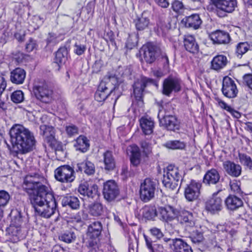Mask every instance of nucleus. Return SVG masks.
<instances>
[{
	"label": "nucleus",
	"instance_id": "nucleus-1",
	"mask_svg": "<svg viewBox=\"0 0 252 252\" xmlns=\"http://www.w3.org/2000/svg\"><path fill=\"white\" fill-rule=\"evenodd\" d=\"M42 180L43 177L38 173L28 174L24 179L23 188L37 215L48 219L55 213L57 202L51 189L41 182Z\"/></svg>",
	"mask_w": 252,
	"mask_h": 252
},
{
	"label": "nucleus",
	"instance_id": "nucleus-2",
	"mask_svg": "<svg viewBox=\"0 0 252 252\" xmlns=\"http://www.w3.org/2000/svg\"><path fill=\"white\" fill-rule=\"evenodd\" d=\"M9 134L13 149L17 153L26 154L35 149L36 140L33 133L23 125L14 124Z\"/></svg>",
	"mask_w": 252,
	"mask_h": 252
},
{
	"label": "nucleus",
	"instance_id": "nucleus-3",
	"mask_svg": "<svg viewBox=\"0 0 252 252\" xmlns=\"http://www.w3.org/2000/svg\"><path fill=\"white\" fill-rule=\"evenodd\" d=\"M102 230V225L99 221L91 223L88 227L87 247L88 252H101L99 236Z\"/></svg>",
	"mask_w": 252,
	"mask_h": 252
},
{
	"label": "nucleus",
	"instance_id": "nucleus-4",
	"mask_svg": "<svg viewBox=\"0 0 252 252\" xmlns=\"http://www.w3.org/2000/svg\"><path fill=\"white\" fill-rule=\"evenodd\" d=\"M157 186L155 179L147 178L141 183L140 187V198L143 201L147 202L155 197Z\"/></svg>",
	"mask_w": 252,
	"mask_h": 252
},
{
	"label": "nucleus",
	"instance_id": "nucleus-5",
	"mask_svg": "<svg viewBox=\"0 0 252 252\" xmlns=\"http://www.w3.org/2000/svg\"><path fill=\"white\" fill-rule=\"evenodd\" d=\"M182 81L176 75H170L162 83V93L169 96L172 93H177L181 90Z\"/></svg>",
	"mask_w": 252,
	"mask_h": 252
},
{
	"label": "nucleus",
	"instance_id": "nucleus-6",
	"mask_svg": "<svg viewBox=\"0 0 252 252\" xmlns=\"http://www.w3.org/2000/svg\"><path fill=\"white\" fill-rule=\"evenodd\" d=\"M113 79L114 78H107L101 81L94 94V98L97 101H104L115 89L116 86L112 85Z\"/></svg>",
	"mask_w": 252,
	"mask_h": 252
},
{
	"label": "nucleus",
	"instance_id": "nucleus-7",
	"mask_svg": "<svg viewBox=\"0 0 252 252\" xmlns=\"http://www.w3.org/2000/svg\"><path fill=\"white\" fill-rule=\"evenodd\" d=\"M156 85V81L150 78L141 76L140 79L135 81L133 85V94L136 100L142 102L143 92L146 87Z\"/></svg>",
	"mask_w": 252,
	"mask_h": 252
},
{
	"label": "nucleus",
	"instance_id": "nucleus-8",
	"mask_svg": "<svg viewBox=\"0 0 252 252\" xmlns=\"http://www.w3.org/2000/svg\"><path fill=\"white\" fill-rule=\"evenodd\" d=\"M54 174L55 179L63 183H71L75 178L74 169L67 165L59 166L55 170Z\"/></svg>",
	"mask_w": 252,
	"mask_h": 252
},
{
	"label": "nucleus",
	"instance_id": "nucleus-9",
	"mask_svg": "<svg viewBox=\"0 0 252 252\" xmlns=\"http://www.w3.org/2000/svg\"><path fill=\"white\" fill-rule=\"evenodd\" d=\"M222 189H219L214 192L212 197L206 202L205 208L212 214H215L221 210L223 206L222 199L218 196V193Z\"/></svg>",
	"mask_w": 252,
	"mask_h": 252
},
{
	"label": "nucleus",
	"instance_id": "nucleus-10",
	"mask_svg": "<svg viewBox=\"0 0 252 252\" xmlns=\"http://www.w3.org/2000/svg\"><path fill=\"white\" fill-rule=\"evenodd\" d=\"M120 194V189L116 182L108 180L103 184V194L108 201L115 200Z\"/></svg>",
	"mask_w": 252,
	"mask_h": 252
},
{
	"label": "nucleus",
	"instance_id": "nucleus-11",
	"mask_svg": "<svg viewBox=\"0 0 252 252\" xmlns=\"http://www.w3.org/2000/svg\"><path fill=\"white\" fill-rule=\"evenodd\" d=\"M33 92L36 98L43 103H48L52 100L53 91L46 84L34 86Z\"/></svg>",
	"mask_w": 252,
	"mask_h": 252
},
{
	"label": "nucleus",
	"instance_id": "nucleus-12",
	"mask_svg": "<svg viewBox=\"0 0 252 252\" xmlns=\"http://www.w3.org/2000/svg\"><path fill=\"white\" fill-rule=\"evenodd\" d=\"M221 91L225 97L229 98L235 97L238 92L235 81L228 76L223 78Z\"/></svg>",
	"mask_w": 252,
	"mask_h": 252
},
{
	"label": "nucleus",
	"instance_id": "nucleus-13",
	"mask_svg": "<svg viewBox=\"0 0 252 252\" xmlns=\"http://www.w3.org/2000/svg\"><path fill=\"white\" fill-rule=\"evenodd\" d=\"M141 52H143L145 62L148 63H152L158 56L159 49L156 45L149 43L142 47Z\"/></svg>",
	"mask_w": 252,
	"mask_h": 252
},
{
	"label": "nucleus",
	"instance_id": "nucleus-14",
	"mask_svg": "<svg viewBox=\"0 0 252 252\" xmlns=\"http://www.w3.org/2000/svg\"><path fill=\"white\" fill-rule=\"evenodd\" d=\"M201 183L195 180H191L185 189V196L189 201L196 199L200 195Z\"/></svg>",
	"mask_w": 252,
	"mask_h": 252
},
{
	"label": "nucleus",
	"instance_id": "nucleus-15",
	"mask_svg": "<svg viewBox=\"0 0 252 252\" xmlns=\"http://www.w3.org/2000/svg\"><path fill=\"white\" fill-rule=\"evenodd\" d=\"M9 240L12 243H17L25 238L26 230L25 227H19L10 225L7 228Z\"/></svg>",
	"mask_w": 252,
	"mask_h": 252
},
{
	"label": "nucleus",
	"instance_id": "nucleus-16",
	"mask_svg": "<svg viewBox=\"0 0 252 252\" xmlns=\"http://www.w3.org/2000/svg\"><path fill=\"white\" fill-rule=\"evenodd\" d=\"M40 134L43 136L44 140L50 146H54L56 143L55 129L53 126L46 124L41 125Z\"/></svg>",
	"mask_w": 252,
	"mask_h": 252
},
{
	"label": "nucleus",
	"instance_id": "nucleus-17",
	"mask_svg": "<svg viewBox=\"0 0 252 252\" xmlns=\"http://www.w3.org/2000/svg\"><path fill=\"white\" fill-rule=\"evenodd\" d=\"M218 8L226 13H231L237 6V0H211Z\"/></svg>",
	"mask_w": 252,
	"mask_h": 252
},
{
	"label": "nucleus",
	"instance_id": "nucleus-18",
	"mask_svg": "<svg viewBox=\"0 0 252 252\" xmlns=\"http://www.w3.org/2000/svg\"><path fill=\"white\" fill-rule=\"evenodd\" d=\"M222 167L224 171L232 177H238L242 174L241 166L231 160L224 161L222 163Z\"/></svg>",
	"mask_w": 252,
	"mask_h": 252
},
{
	"label": "nucleus",
	"instance_id": "nucleus-19",
	"mask_svg": "<svg viewBox=\"0 0 252 252\" xmlns=\"http://www.w3.org/2000/svg\"><path fill=\"white\" fill-rule=\"evenodd\" d=\"M78 191L83 196L93 199L98 195V188L94 184L89 185L87 183L85 182L79 186Z\"/></svg>",
	"mask_w": 252,
	"mask_h": 252
},
{
	"label": "nucleus",
	"instance_id": "nucleus-20",
	"mask_svg": "<svg viewBox=\"0 0 252 252\" xmlns=\"http://www.w3.org/2000/svg\"><path fill=\"white\" fill-rule=\"evenodd\" d=\"M158 211L160 219L167 222L174 220L178 214V210L171 206L160 207Z\"/></svg>",
	"mask_w": 252,
	"mask_h": 252
},
{
	"label": "nucleus",
	"instance_id": "nucleus-21",
	"mask_svg": "<svg viewBox=\"0 0 252 252\" xmlns=\"http://www.w3.org/2000/svg\"><path fill=\"white\" fill-rule=\"evenodd\" d=\"M160 123L169 130L175 131L180 128L179 121L176 116L172 114H164Z\"/></svg>",
	"mask_w": 252,
	"mask_h": 252
},
{
	"label": "nucleus",
	"instance_id": "nucleus-22",
	"mask_svg": "<svg viewBox=\"0 0 252 252\" xmlns=\"http://www.w3.org/2000/svg\"><path fill=\"white\" fill-rule=\"evenodd\" d=\"M211 39L213 43L217 44H227L230 42V37L227 32L217 30L210 35Z\"/></svg>",
	"mask_w": 252,
	"mask_h": 252
},
{
	"label": "nucleus",
	"instance_id": "nucleus-23",
	"mask_svg": "<svg viewBox=\"0 0 252 252\" xmlns=\"http://www.w3.org/2000/svg\"><path fill=\"white\" fill-rule=\"evenodd\" d=\"M140 126L143 133L150 136L153 132L155 123L154 120L149 117H142L140 120Z\"/></svg>",
	"mask_w": 252,
	"mask_h": 252
},
{
	"label": "nucleus",
	"instance_id": "nucleus-24",
	"mask_svg": "<svg viewBox=\"0 0 252 252\" xmlns=\"http://www.w3.org/2000/svg\"><path fill=\"white\" fill-rule=\"evenodd\" d=\"M182 179L175 178L170 179L166 176L163 175L162 184L163 186L169 190L175 191L177 192L180 187Z\"/></svg>",
	"mask_w": 252,
	"mask_h": 252
},
{
	"label": "nucleus",
	"instance_id": "nucleus-25",
	"mask_svg": "<svg viewBox=\"0 0 252 252\" xmlns=\"http://www.w3.org/2000/svg\"><path fill=\"white\" fill-rule=\"evenodd\" d=\"M75 169L76 172H84L88 175H93L95 172L94 164L87 160L77 163Z\"/></svg>",
	"mask_w": 252,
	"mask_h": 252
},
{
	"label": "nucleus",
	"instance_id": "nucleus-26",
	"mask_svg": "<svg viewBox=\"0 0 252 252\" xmlns=\"http://www.w3.org/2000/svg\"><path fill=\"white\" fill-rule=\"evenodd\" d=\"M220 177L218 171L215 168H212L206 172L203 177V182L208 185H216L220 181Z\"/></svg>",
	"mask_w": 252,
	"mask_h": 252
},
{
	"label": "nucleus",
	"instance_id": "nucleus-27",
	"mask_svg": "<svg viewBox=\"0 0 252 252\" xmlns=\"http://www.w3.org/2000/svg\"><path fill=\"white\" fill-rule=\"evenodd\" d=\"M25 70L20 67H17L10 72V80L12 83L16 85L22 84L26 78Z\"/></svg>",
	"mask_w": 252,
	"mask_h": 252
},
{
	"label": "nucleus",
	"instance_id": "nucleus-28",
	"mask_svg": "<svg viewBox=\"0 0 252 252\" xmlns=\"http://www.w3.org/2000/svg\"><path fill=\"white\" fill-rule=\"evenodd\" d=\"M184 45L187 51L195 54L199 51V46L195 38L192 35H188L185 36L184 38Z\"/></svg>",
	"mask_w": 252,
	"mask_h": 252
},
{
	"label": "nucleus",
	"instance_id": "nucleus-29",
	"mask_svg": "<svg viewBox=\"0 0 252 252\" xmlns=\"http://www.w3.org/2000/svg\"><path fill=\"white\" fill-rule=\"evenodd\" d=\"M104 169L107 171L113 170L116 167V161L113 153L110 151H106L103 154Z\"/></svg>",
	"mask_w": 252,
	"mask_h": 252
},
{
	"label": "nucleus",
	"instance_id": "nucleus-30",
	"mask_svg": "<svg viewBox=\"0 0 252 252\" xmlns=\"http://www.w3.org/2000/svg\"><path fill=\"white\" fill-rule=\"evenodd\" d=\"M182 22L185 24L186 27L197 29L200 26L202 21L199 15L194 14L185 17L182 20Z\"/></svg>",
	"mask_w": 252,
	"mask_h": 252
},
{
	"label": "nucleus",
	"instance_id": "nucleus-31",
	"mask_svg": "<svg viewBox=\"0 0 252 252\" xmlns=\"http://www.w3.org/2000/svg\"><path fill=\"white\" fill-rule=\"evenodd\" d=\"M227 208L234 211L242 206L243 204L242 199L233 195H229L224 201Z\"/></svg>",
	"mask_w": 252,
	"mask_h": 252
},
{
	"label": "nucleus",
	"instance_id": "nucleus-32",
	"mask_svg": "<svg viewBox=\"0 0 252 252\" xmlns=\"http://www.w3.org/2000/svg\"><path fill=\"white\" fill-rule=\"evenodd\" d=\"M172 242L175 252H192L191 247L182 239H173Z\"/></svg>",
	"mask_w": 252,
	"mask_h": 252
},
{
	"label": "nucleus",
	"instance_id": "nucleus-33",
	"mask_svg": "<svg viewBox=\"0 0 252 252\" xmlns=\"http://www.w3.org/2000/svg\"><path fill=\"white\" fill-rule=\"evenodd\" d=\"M134 24L137 31H143L148 28L150 25V19L147 16L146 13L144 12L134 20Z\"/></svg>",
	"mask_w": 252,
	"mask_h": 252
},
{
	"label": "nucleus",
	"instance_id": "nucleus-34",
	"mask_svg": "<svg viewBox=\"0 0 252 252\" xmlns=\"http://www.w3.org/2000/svg\"><path fill=\"white\" fill-rule=\"evenodd\" d=\"M63 207H68L72 210H77L80 207V201L74 196H66L62 200Z\"/></svg>",
	"mask_w": 252,
	"mask_h": 252
},
{
	"label": "nucleus",
	"instance_id": "nucleus-35",
	"mask_svg": "<svg viewBox=\"0 0 252 252\" xmlns=\"http://www.w3.org/2000/svg\"><path fill=\"white\" fill-rule=\"evenodd\" d=\"M252 50V43L249 42H241L235 47V55L239 59L249 51Z\"/></svg>",
	"mask_w": 252,
	"mask_h": 252
},
{
	"label": "nucleus",
	"instance_id": "nucleus-36",
	"mask_svg": "<svg viewBox=\"0 0 252 252\" xmlns=\"http://www.w3.org/2000/svg\"><path fill=\"white\" fill-rule=\"evenodd\" d=\"M77 236L73 229H69L63 231L59 236L60 241L67 244L74 243L76 239Z\"/></svg>",
	"mask_w": 252,
	"mask_h": 252
},
{
	"label": "nucleus",
	"instance_id": "nucleus-37",
	"mask_svg": "<svg viewBox=\"0 0 252 252\" xmlns=\"http://www.w3.org/2000/svg\"><path fill=\"white\" fill-rule=\"evenodd\" d=\"M128 151L131 154L130 157L131 164L134 166H137L141 161V153L138 147L136 145L130 146Z\"/></svg>",
	"mask_w": 252,
	"mask_h": 252
},
{
	"label": "nucleus",
	"instance_id": "nucleus-38",
	"mask_svg": "<svg viewBox=\"0 0 252 252\" xmlns=\"http://www.w3.org/2000/svg\"><path fill=\"white\" fill-rule=\"evenodd\" d=\"M74 146L77 151L82 153L87 151L90 147L89 141L87 138L83 135H80L75 140Z\"/></svg>",
	"mask_w": 252,
	"mask_h": 252
},
{
	"label": "nucleus",
	"instance_id": "nucleus-39",
	"mask_svg": "<svg viewBox=\"0 0 252 252\" xmlns=\"http://www.w3.org/2000/svg\"><path fill=\"white\" fill-rule=\"evenodd\" d=\"M227 63V59L226 56L220 55L215 56L211 61L212 68L215 70H219L223 68Z\"/></svg>",
	"mask_w": 252,
	"mask_h": 252
},
{
	"label": "nucleus",
	"instance_id": "nucleus-40",
	"mask_svg": "<svg viewBox=\"0 0 252 252\" xmlns=\"http://www.w3.org/2000/svg\"><path fill=\"white\" fill-rule=\"evenodd\" d=\"M180 222L187 227H193L194 224V219L191 213L189 211H183L179 218Z\"/></svg>",
	"mask_w": 252,
	"mask_h": 252
},
{
	"label": "nucleus",
	"instance_id": "nucleus-41",
	"mask_svg": "<svg viewBox=\"0 0 252 252\" xmlns=\"http://www.w3.org/2000/svg\"><path fill=\"white\" fill-rule=\"evenodd\" d=\"M163 175L167 176L169 179L171 178H179L182 179L181 172L179 170V168L173 165H168L164 170Z\"/></svg>",
	"mask_w": 252,
	"mask_h": 252
},
{
	"label": "nucleus",
	"instance_id": "nucleus-42",
	"mask_svg": "<svg viewBox=\"0 0 252 252\" xmlns=\"http://www.w3.org/2000/svg\"><path fill=\"white\" fill-rule=\"evenodd\" d=\"M67 50L65 47H61L57 51L55 58V63L59 66L64 63L67 60Z\"/></svg>",
	"mask_w": 252,
	"mask_h": 252
},
{
	"label": "nucleus",
	"instance_id": "nucleus-43",
	"mask_svg": "<svg viewBox=\"0 0 252 252\" xmlns=\"http://www.w3.org/2000/svg\"><path fill=\"white\" fill-rule=\"evenodd\" d=\"M89 212L93 216L98 217L103 215L104 208L102 204L95 202L89 206Z\"/></svg>",
	"mask_w": 252,
	"mask_h": 252
},
{
	"label": "nucleus",
	"instance_id": "nucleus-44",
	"mask_svg": "<svg viewBox=\"0 0 252 252\" xmlns=\"http://www.w3.org/2000/svg\"><path fill=\"white\" fill-rule=\"evenodd\" d=\"M170 28L171 26L169 22L159 21L157 23L155 30L158 35L164 36L168 33Z\"/></svg>",
	"mask_w": 252,
	"mask_h": 252
},
{
	"label": "nucleus",
	"instance_id": "nucleus-45",
	"mask_svg": "<svg viewBox=\"0 0 252 252\" xmlns=\"http://www.w3.org/2000/svg\"><path fill=\"white\" fill-rule=\"evenodd\" d=\"M15 213V216L12 219L10 225H12L19 227H24L23 226L24 224V218L22 215V213L18 210H15L12 212V213Z\"/></svg>",
	"mask_w": 252,
	"mask_h": 252
},
{
	"label": "nucleus",
	"instance_id": "nucleus-46",
	"mask_svg": "<svg viewBox=\"0 0 252 252\" xmlns=\"http://www.w3.org/2000/svg\"><path fill=\"white\" fill-rule=\"evenodd\" d=\"M238 158L241 164L246 168L252 170V159L249 156L244 153H239Z\"/></svg>",
	"mask_w": 252,
	"mask_h": 252
},
{
	"label": "nucleus",
	"instance_id": "nucleus-47",
	"mask_svg": "<svg viewBox=\"0 0 252 252\" xmlns=\"http://www.w3.org/2000/svg\"><path fill=\"white\" fill-rule=\"evenodd\" d=\"M164 145L167 148L172 150H182L186 147L185 143L179 140L168 141Z\"/></svg>",
	"mask_w": 252,
	"mask_h": 252
},
{
	"label": "nucleus",
	"instance_id": "nucleus-48",
	"mask_svg": "<svg viewBox=\"0 0 252 252\" xmlns=\"http://www.w3.org/2000/svg\"><path fill=\"white\" fill-rule=\"evenodd\" d=\"M190 238L192 242L196 245L202 244L204 240L203 233L198 230L193 231Z\"/></svg>",
	"mask_w": 252,
	"mask_h": 252
},
{
	"label": "nucleus",
	"instance_id": "nucleus-49",
	"mask_svg": "<svg viewBox=\"0 0 252 252\" xmlns=\"http://www.w3.org/2000/svg\"><path fill=\"white\" fill-rule=\"evenodd\" d=\"M11 101L14 103H20L24 100V93L21 90H17L13 92L11 95Z\"/></svg>",
	"mask_w": 252,
	"mask_h": 252
},
{
	"label": "nucleus",
	"instance_id": "nucleus-50",
	"mask_svg": "<svg viewBox=\"0 0 252 252\" xmlns=\"http://www.w3.org/2000/svg\"><path fill=\"white\" fill-rule=\"evenodd\" d=\"M156 216V210L153 208H146L143 210V216L147 220H152Z\"/></svg>",
	"mask_w": 252,
	"mask_h": 252
},
{
	"label": "nucleus",
	"instance_id": "nucleus-51",
	"mask_svg": "<svg viewBox=\"0 0 252 252\" xmlns=\"http://www.w3.org/2000/svg\"><path fill=\"white\" fill-rule=\"evenodd\" d=\"M10 196L8 192L4 190H0V206L4 207L8 203Z\"/></svg>",
	"mask_w": 252,
	"mask_h": 252
},
{
	"label": "nucleus",
	"instance_id": "nucleus-52",
	"mask_svg": "<svg viewBox=\"0 0 252 252\" xmlns=\"http://www.w3.org/2000/svg\"><path fill=\"white\" fill-rule=\"evenodd\" d=\"M219 106L221 108L226 110L227 111L230 113L232 115H235V113H237L238 114V112L235 110L233 108H232L231 106L228 105L224 101L220 99V98L216 99Z\"/></svg>",
	"mask_w": 252,
	"mask_h": 252
},
{
	"label": "nucleus",
	"instance_id": "nucleus-53",
	"mask_svg": "<svg viewBox=\"0 0 252 252\" xmlns=\"http://www.w3.org/2000/svg\"><path fill=\"white\" fill-rule=\"evenodd\" d=\"M78 127L73 124H70L65 126V131L67 135L71 137L78 134Z\"/></svg>",
	"mask_w": 252,
	"mask_h": 252
},
{
	"label": "nucleus",
	"instance_id": "nucleus-54",
	"mask_svg": "<svg viewBox=\"0 0 252 252\" xmlns=\"http://www.w3.org/2000/svg\"><path fill=\"white\" fill-rule=\"evenodd\" d=\"M172 8L176 12L180 13L184 9V5L181 1L176 0L173 2Z\"/></svg>",
	"mask_w": 252,
	"mask_h": 252
},
{
	"label": "nucleus",
	"instance_id": "nucleus-55",
	"mask_svg": "<svg viewBox=\"0 0 252 252\" xmlns=\"http://www.w3.org/2000/svg\"><path fill=\"white\" fill-rule=\"evenodd\" d=\"M140 146L144 152H149L151 149V139H146L141 140L140 142Z\"/></svg>",
	"mask_w": 252,
	"mask_h": 252
},
{
	"label": "nucleus",
	"instance_id": "nucleus-56",
	"mask_svg": "<svg viewBox=\"0 0 252 252\" xmlns=\"http://www.w3.org/2000/svg\"><path fill=\"white\" fill-rule=\"evenodd\" d=\"M137 39L135 36H130L129 35L127 38L126 46L127 48L132 49L137 44Z\"/></svg>",
	"mask_w": 252,
	"mask_h": 252
},
{
	"label": "nucleus",
	"instance_id": "nucleus-57",
	"mask_svg": "<svg viewBox=\"0 0 252 252\" xmlns=\"http://www.w3.org/2000/svg\"><path fill=\"white\" fill-rule=\"evenodd\" d=\"M74 47V52L77 55H81L84 53L86 49V47L85 45L81 44H78L77 43L75 44Z\"/></svg>",
	"mask_w": 252,
	"mask_h": 252
},
{
	"label": "nucleus",
	"instance_id": "nucleus-58",
	"mask_svg": "<svg viewBox=\"0 0 252 252\" xmlns=\"http://www.w3.org/2000/svg\"><path fill=\"white\" fill-rule=\"evenodd\" d=\"M151 235L155 237L157 239H159L163 236V234L161 230L157 227H152L150 229Z\"/></svg>",
	"mask_w": 252,
	"mask_h": 252
},
{
	"label": "nucleus",
	"instance_id": "nucleus-59",
	"mask_svg": "<svg viewBox=\"0 0 252 252\" xmlns=\"http://www.w3.org/2000/svg\"><path fill=\"white\" fill-rule=\"evenodd\" d=\"M230 186L231 190L235 193H239L241 192L240 183L234 181L230 182Z\"/></svg>",
	"mask_w": 252,
	"mask_h": 252
},
{
	"label": "nucleus",
	"instance_id": "nucleus-60",
	"mask_svg": "<svg viewBox=\"0 0 252 252\" xmlns=\"http://www.w3.org/2000/svg\"><path fill=\"white\" fill-rule=\"evenodd\" d=\"M46 40L48 44L54 45L58 42L57 36L54 33H49Z\"/></svg>",
	"mask_w": 252,
	"mask_h": 252
},
{
	"label": "nucleus",
	"instance_id": "nucleus-61",
	"mask_svg": "<svg viewBox=\"0 0 252 252\" xmlns=\"http://www.w3.org/2000/svg\"><path fill=\"white\" fill-rule=\"evenodd\" d=\"M7 86L6 81L5 78L0 75V96L4 91Z\"/></svg>",
	"mask_w": 252,
	"mask_h": 252
},
{
	"label": "nucleus",
	"instance_id": "nucleus-62",
	"mask_svg": "<svg viewBox=\"0 0 252 252\" xmlns=\"http://www.w3.org/2000/svg\"><path fill=\"white\" fill-rule=\"evenodd\" d=\"M243 79L247 85L252 90V74H246L244 76Z\"/></svg>",
	"mask_w": 252,
	"mask_h": 252
},
{
	"label": "nucleus",
	"instance_id": "nucleus-63",
	"mask_svg": "<svg viewBox=\"0 0 252 252\" xmlns=\"http://www.w3.org/2000/svg\"><path fill=\"white\" fill-rule=\"evenodd\" d=\"M144 237L148 248L151 250V252H154V249L152 246L153 241L152 240L151 238H149L148 236L145 235H144Z\"/></svg>",
	"mask_w": 252,
	"mask_h": 252
},
{
	"label": "nucleus",
	"instance_id": "nucleus-64",
	"mask_svg": "<svg viewBox=\"0 0 252 252\" xmlns=\"http://www.w3.org/2000/svg\"><path fill=\"white\" fill-rule=\"evenodd\" d=\"M156 3L162 8H167L169 3L168 0H154Z\"/></svg>",
	"mask_w": 252,
	"mask_h": 252
}]
</instances>
